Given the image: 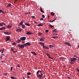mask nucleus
<instances>
[{
	"instance_id": "nucleus-18",
	"label": "nucleus",
	"mask_w": 79,
	"mask_h": 79,
	"mask_svg": "<svg viewBox=\"0 0 79 79\" xmlns=\"http://www.w3.org/2000/svg\"><path fill=\"white\" fill-rule=\"evenodd\" d=\"M40 12H41V13H43L44 12V11L42 9V7H40Z\"/></svg>"
},
{
	"instance_id": "nucleus-37",
	"label": "nucleus",
	"mask_w": 79,
	"mask_h": 79,
	"mask_svg": "<svg viewBox=\"0 0 79 79\" xmlns=\"http://www.w3.org/2000/svg\"><path fill=\"white\" fill-rule=\"evenodd\" d=\"M3 25L2 23H0V27H2Z\"/></svg>"
},
{
	"instance_id": "nucleus-29",
	"label": "nucleus",
	"mask_w": 79,
	"mask_h": 79,
	"mask_svg": "<svg viewBox=\"0 0 79 79\" xmlns=\"http://www.w3.org/2000/svg\"><path fill=\"white\" fill-rule=\"evenodd\" d=\"M46 54L47 55V56L49 58H50V57H51L49 54L47 53Z\"/></svg>"
},
{
	"instance_id": "nucleus-47",
	"label": "nucleus",
	"mask_w": 79,
	"mask_h": 79,
	"mask_svg": "<svg viewBox=\"0 0 79 79\" xmlns=\"http://www.w3.org/2000/svg\"><path fill=\"white\" fill-rule=\"evenodd\" d=\"M49 58L51 59H52V60H53V58H51V57H50H50H49Z\"/></svg>"
},
{
	"instance_id": "nucleus-15",
	"label": "nucleus",
	"mask_w": 79,
	"mask_h": 79,
	"mask_svg": "<svg viewBox=\"0 0 79 79\" xmlns=\"http://www.w3.org/2000/svg\"><path fill=\"white\" fill-rule=\"evenodd\" d=\"M43 25H44L42 23H40L39 24H38V25L37 26L38 27H40V26H43Z\"/></svg>"
},
{
	"instance_id": "nucleus-21",
	"label": "nucleus",
	"mask_w": 79,
	"mask_h": 79,
	"mask_svg": "<svg viewBox=\"0 0 79 79\" xmlns=\"http://www.w3.org/2000/svg\"><path fill=\"white\" fill-rule=\"evenodd\" d=\"M53 47H54V46L51 44H50V45H49V47L50 48H52Z\"/></svg>"
},
{
	"instance_id": "nucleus-48",
	"label": "nucleus",
	"mask_w": 79,
	"mask_h": 79,
	"mask_svg": "<svg viewBox=\"0 0 79 79\" xmlns=\"http://www.w3.org/2000/svg\"><path fill=\"white\" fill-rule=\"evenodd\" d=\"M7 73H5L4 74V75H7Z\"/></svg>"
},
{
	"instance_id": "nucleus-4",
	"label": "nucleus",
	"mask_w": 79,
	"mask_h": 79,
	"mask_svg": "<svg viewBox=\"0 0 79 79\" xmlns=\"http://www.w3.org/2000/svg\"><path fill=\"white\" fill-rule=\"evenodd\" d=\"M43 74H42L40 73V74L39 75H37V77L38 78L40 77V78H41L42 77V76H43Z\"/></svg>"
},
{
	"instance_id": "nucleus-63",
	"label": "nucleus",
	"mask_w": 79,
	"mask_h": 79,
	"mask_svg": "<svg viewBox=\"0 0 79 79\" xmlns=\"http://www.w3.org/2000/svg\"><path fill=\"white\" fill-rule=\"evenodd\" d=\"M34 23H37V22H34Z\"/></svg>"
},
{
	"instance_id": "nucleus-14",
	"label": "nucleus",
	"mask_w": 79,
	"mask_h": 79,
	"mask_svg": "<svg viewBox=\"0 0 79 79\" xmlns=\"http://www.w3.org/2000/svg\"><path fill=\"white\" fill-rule=\"evenodd\" d=\"M43 48L45 49H48L49 48L45 46H43Z\"/></svg>"
},
{
	"instance_id": "nucleus-23",
	"label": "nucleus",
	"mask_w": 79,
	"mask_h": 79,
	"mask_svg": "<svg viewBox=\"0 0 79 79\" xmlns=\"http://www.w3.org/2000/svg\"><path fill=\"white\" fill-rule=\"evenodd\" d=\"M0 13H2L3 14H4V13H5L4 12H3V11L1 10H0Z\"/></svg>"
},
{
	"instance_id": "nucleus-28",
	"label": "nucleus",
	"mask_w": 79,
	"mask_h": 79,
	"mask_svg": "<svg viewBox=\"0 0 79 79\" xmlns=\"http://www.w3.org/2000/svg\"><path fill=\"white\" fill-rule=\"evenodd\" d=\"M27 75H31V73H30V72L27 73Z\"/></svg>"
},
{
	"instance_id": "nucleus-38",
	"label": "nucleus",
	"mask_w": 79,
	"mask_h": 79,
	"mask_svg": "<svg viewBox=\"0 0 79 79\" xmlns=\"http://www.w3.org/2000/svg\"><path fill=\"white\" fill-rule=\"evenodd\" d=\"M76 70H77V71H79V69L78 68H76Z\"/></svg>"
},
{
	"instance_id": "nucleus-60",
	"label": "nucleus",
	"mask_w": 79,
	"mask_h": 79,
	"mask_svg": "<svg viewBox=\"0 0 79 79\" xmlns=\"http://www.w3.org/2000/svg\"><path fill=\"white\" fill-rule=\"evenodd\" d=\"M22 43L24 44V43H25V42H24V41H23V42H22Z\"/></svg>"
},
{
	"instance_id": "nucleus-12",
	"label": "nucleus",
	"mask_w": 79,
	"mask_h": 79,
	"mask_svg": "<svg viewBox=\"0 0 79 79\" xmlns=\"http://www.w3.org/2000/svg\"><path fill=\"white\" fill-rule=\"evenodd\" d=\"M65 44H66L67 45H69V46L72 47V45H71V44H69V43H67V42H65L64 43Z\"/></svg>"
},
{
	"instance_id": "nucleus-43",
	"label": "nucleus",
	"mask_w": 79,
	"mask_h": 79,
	"mask_svg": "<svg viewBox=\"0 0 79 79\" xmlns=\"http://www.w3.org/2000/svg\"><path fill=\"white\" fill-rule=\"evenodd\" d=\"M53 31H55V33H56V32H57L56 29H55L54 30H53Z\"/></svg>"
},
{
	"instance_id": "nucleus-35",
	"label": "nucleus",
	"mask_w": 79,
	"mask_h": 79,
	"mask_svg": "<svg viewBox=\"0 0 79 79\" xmlns=\"http://www.w3.org/2000/svg\"><path fill=\"white\" fill-rule=\"evenodd\" d=\"M38 34L39 35H43V33H39Z\"/></svg>"
},
{
	"instance_id": "nucleus-39",
	"label": "nucleus",
	"mask_w": 79,
	"mask_h": 79,
	"mask_svg": "<svg viewBox=\"0 0 79 79\" xmlns=\"http://www.w3.org/2000/svg\"><path fill=\"white\" fill-rule=\"evenodd\" d=\"M73 57H76L77 58H78V57H77V56L76 55L74 56Z\"/></svg>"
},
{
	"instance_id": "nucleus-26",
	"label": "nucleus",
	"mask_w": 79,
	"mask_h": 79,
	"mask_svg": "<svg viewBox=\"0 0 79 79\" xmlns=\"http://www.w3.org/2000/svg\"><path fill=\"white\" fill-rule=\"evenodd\" d=\"M51 15H52V16H53L54 15V14L53 12H51Z\"/></svg>"
},
{
	"instance_id": "nucleus-22",
	"label": "nucleus",
	"mask_w": 79,
	"mask_h": 79,
	"mask_svg": "<svg viewBox=\"0 0 79 79\" xmlns=\"http://www.w3.org/2000/svg\"><path fill=\"white\" fill-rule=\"evenodd\" d=\"M23 23V21H22V22H20V23L19 25H23V24H22Z\"/></svg>"
},
{
	"instance_id": "nucleus-42",
	"label": "nucleus",
	"mask_w": 79,
	"mask_h": 79,
	"mask_svg": "<svg viewBox=\"0 0 79 79\" xmlns=\"http://www.w3.org/2000/svg\"><path fill=\"white\" fill-rule=\"evenodd\" d=\"M12 70H13V67H11V68H10V70H11V71H12Z\"/></svg>"
},
{
	"instance_id": "nucleus-58",
	"label": "nucleus",
	"mask_w": 79,
	"mask_h": 79,
	"mask_svg": "<svg viewBox=\"0 0 79 79\" xmlns=\"http://www.w3.org/2000/svg\"><path fill=\"white\" fill-rule=\"evenodd\" d=\"M28 13V14H30V13H31V12H28V13Z\"/></svg>"
},
{
	"instance_id": "nucleus-41",
	"label": "nucleus",
	"mask_w": 79,
	"mask_h": 79,
	"mask_svg": "<svg viewBox=\"0 0 79 79\" xmlns=\"http://www.w3.org/2000/svg\"><path fill=\"white\" fill-rule=\"evenodd\" d=\"M42 16L43 18H45V16L44 15H42Z\"/></svg>"
},
{
	"instance_id": "nucleus-33",
	"label": "nucleus",
	"mask_w": 79,
	"mask_h": 79,
	"mask_svg": "<svg viewBox=\"0 0 79 79\" xmlns=\"http://www.w3.org/2000/svg\"><path fill=\"white\" fill-rule=\"evenodd\" d=\"M31 18L35 19V16H31Z\"/></svg>"
},
{
	"instance_id": "nucleus-52",
	"label": "nucleus",
	"mask_w": 79,
	"mask_h": 79,
	"mask_svg": "<svg viewBox=\"0 0 79 79\" xmlns=\"http://www.w3.org/2000/svg\"><path fill=\"white\" fill-rule=\"evenodd\" d=\"M58 35L57 34H55H55H54V35Z\"/></svg>"
},
{
	"instance_id": "nucleus-24",
	"label": "nucleus",
	"mask_w": 79,
	"mask_h": 79,
	"mask_svg": "<svg viewBox=\"0 0 79 79\" xmlns=\"http://www.w3.org/2000/svg\"><path fill=\"white\" fill-rule=\"evenodd\" d=\"M56 19H55L54 20H53L52 21H49V22H50V23H52L55 20H56Z\"/></svg>"
},
{
	"instance_id": "nucleus-31",
	"label": "nucleus",
	"mask_w": 79,
	"mask_h": 79,
	"mask_svg": "<svg viewBox=\"0 0 79 79\" xmlns=\"http://www.w3.org/2000/svg\"><path fill=\"white\" fill-rule=\"evenodd\" d=\"M16 44V43L15 42L13 43H12V45H15Z\"/></svg>"
},
{
	"instance_id": "nucleus-36",
	"label": "nucleus",
	"mask_w": 79,
	"mask_h": 79,
	"mask_svg": "<svg viewBox=\"0 0 79 79\" xmlns=\"http://www.w3.org/2000/svg\"><path fill=\"white\" fill-rule=\"evenodd\" d=\"M49 31L48 30H46L45 31L46 32V33L47 34V32H48Z\"/></svg>"
},
{
	"instance_id": "nucleus-9",
	"label": "nucleus",
	"mask_w": 79,
	"mask_h": 79,
	"mask_svg": "<svg viewBox=\"0 0 79 79\" xmlns=\"http://www.w3.org/2000/svg\"><path fill=\"white\" fill-rule=\"evenodd\" d=\"M26 34L28 35H30L31 34H33V33L28 32V31H26Z\"/></svg>"
},
{
	"instance_id": "nucleus-59",
	"label": "nucleus",
	"mask_w": 79,
	"mask_h": 79,
	"mask_svg": "<svg viewBox=\"0 0 79 79\" xmlns=\"http://www.w3.org/2000/svg\"><path fill=\"white\" fill-rule=\"evenodd\" d=\"M27 77L30 78V77H29V76H27Z\"/></svg>"
},
{
	"instance_id": "nucleus-32",
	"label": "nucleus",
	"mask_w": 79,
	"mask_h": 79,
	"mask_svg": "<svg viewBox=\"0 0 79 79\" xmlns=\"http://www.w3.org/2000/svg\"><path fill=\"white\" fill-rule=\"evenodd\" d=\"M52 38H53V39H57V37H55V36H53L52 37Z\"/></svg>"
},
{
	"instance_id": "nucleus-10",
	"label": "nucleus",
	"mask_w": 79,
	"mask_h": 79,
	"mask_svg": "<svg viewBox=\"0 0 79 79\" xmlns=\"http://www.w3.org/2000/svg\"><path fill=\"white\" fill-rule=\"evenodd\" d=\"M4 34H5L6 35H10V32H9L7 31L6 32H4Z\"/></svg>"
},
{
	"instance_id": "nucleus-7",
	"label": "nucleus",
	"mask_w": 79,
	"mask_h": 79,
	"mask_svg": "<svg viewBox=\"0 0 79 79\" xmlns=\"http://www.w3.org/2000/svg\"><path fill=\"white\" fill-rule=\"evenodd\" d=\"M45 39V38L44 37H42L40 39V41H41V42H44Z\"/></svg>"
},
{
	"instance_id": "nucleus-3",
	"label": "nucleus",
	"mask_w": 79,
	"mask_h": 79,
	"mask_svg": "<svg viewBox=\"0 0 79 79\" xmlns=\"http://www.w3.org/2000/svg\"><path fill=\"white\" fill-rule=\"evenodd\" d=\"M23 45H24L26 47H27V46H30L31 45V44L29 42H28L25 44H23Z\"/></svg>"
},
{
	"instance_id": "nucleus-51",
	"label": "nucleus",
	"mask_w": 79,
	"mask_h": 79,
	"mask_svg": "<svg viewBox=\"0 0 79 79\" xmlns=\"http://www.w3.org/2000/svg\"><path fill=\"white\" fill-rule=\"evenodd\" d=\"M4 30V29H2V28H0V30L2 31V30Z\"/></svg>"
},
{
	"instance_id": "nucleus-55",
	"label": "nucleus",
	"mask_w": 79,
	"mask_h": 79,
	"mask_svg": "<svg viewBox=\"0 0 79 79\" xmlns=\"http://www.w3.org/2000/svg\"><path fill=\"white\" fill-rule=\"evenodd\" d=\"M78 60L79 61V57H78Z\"/></svg>"
},
{
	"instance_id": "nucleus-11",
	"label": "nucleus",
	"mask_w": 79,
	"mask_h": 79,
	"mask_svg": "<svg viewBox=\"0 0 79 79\" xmlns=\"http://www.w3.org/2000/svg\"><path fill=\"white\" fill-rule=\"evenodd\" d=\"M38 44H40V45H41L43 46H45L44 45V43H43V42H40L38 43Z\"/></svg>"
},
{
	"instance_id": "nucleus-30",
	"label": "nucleus",
	"mask_w": 79,
	"mask_h": 79,
	"mask_svg": "<svg viewBox=\"0 0 79 79\" xmlns=\"http://www.w3.org/2000/svg\"><path fill=\"white\" fill-rule=\"evenodd\" d=\"M0 28L3 29H6V28L5 27H2V28Z\"/></svg>"
},
{
	"instance_id": "nucleus-6",
	"label": "nucleus",
	"mask_w": 79,
	"mask_h": 79,
	"mask_svg": "<svg viewBox=\"0 0 79 79\" xmlns=\"http://www.w3.org/2000/svg\"><path fill=\"white\" fill-rule=\"evenodd\" d=\"M22 29L20 28H17L16 29V31L17 32H20L22 31Z\"/></svg>"
},
{
	"instance_id": "nucleus-16",
	"label": "nucleus",
	"mask_w": 79,
	"mask_h": 79,
	"mask_svg": "<svg viewBox=\"0 0 79 79\" xmlns=\"http://www.w3.org/2000/svg\"><path fill=\"white\" fill-rule=\"evenodd\" d=\"M31 53H32V54L34 55H35V56H36V53L35 52H31Z\"/></svg>"
},
{
	"instance_id": "nucleus-5",
	"label": "nucleus",
	"mask_w": 79,
	"mask_h": 79,
	"mask_svg": "<svg viewBox=\"0 0 79 79\" xmlns=\"http://www.w3.org/2000/svg\"><path fill=\"white\" fill-rule=\"evenodd\" d=\"M20 39L22 41H24L26 39V38L25 37H22L20 38Z\"/></svg>"
},
{
	"instance_id": "nucleus-56",
	"label": "nucleus",
	"mask_w": 79,
	"mask_h": 79,
	"mask_svg": "<svg viewBox=\"0 0 79 79\" xmlns=\"http://www.w3.org/2000/svg\"><path fill=\"white\" fill-rule=\"evenodd\" d=\"M2 63H5V62L4 61H2Z\"/></svg>"
},
{
	"instance_id": "nucleus-54",
	"label": "nucleus",
	"mask_w": 79,
	"mask_h": 79,
	"mask_svg": "<svg viewBox=\"0 0 79 79\" xmlns=\"http://www.w3.org/2000/svg\"><path fill=\"white\" fill-rule=\"evenodd\" d=\"M39 72H37V73H36V75H37V74H38V73Z\"/></svg>"
},
{
	"instance_id": "nucleus-57",
	"label": "nucleus",
	"mask_w": 79,
	"mask_h": 79,
	"mask_svg": "<svg viewBox=\"0 0 79 79\" xmlns=\"http://www.w3.org/2000/svg\"><path fill=\"white\" fill-rule=\"evenodd\" d=\"M27 14H28L27 12L25 13V15H27Z\"/></svg>"
},
{
	"instance_id": "nucleus-49",
	"label": "nucleus",
	"mask_w": 79,
	"mask_h": 79,
	"mask_svg": "<svg viewBox=\"0 0 79 79\" xmlns=\"http://www.w3.org/2000/svg\"><path fill=\"white\" fill-rule=\"evenodd\" d=\"M2 24L3 25H5V26L6 25L5 23H2Z\"/></svg>"
},
{
	"instance_id": "nucleus-27",
	"label": "nucleus",
	"mask_w": 79,
	"mask_h": 79,
	"mask_svg": "<svg viewBox=\"0 0 79 79\" xmlns=\"http://www.w3.org/2000/svg\"><path fill=\"white\" fill-rule=\"evenodd\" d=\"M22 27L23 28H25V27L24 25H22Z\"/></svg>"
},
{
	"instance_id": "nucleus-1",
	"label": "nucleus",
	"mask_w": 79,
	"mask_h": 79,
	"mask_svg": "<svg viewBox=\"0 0 79 79\" xmlns=\"http://www.w3.org/2000/svg\"><path fill=\"white\" fill-rule=\"evenodd\" d=\"M70 64H74V62H75L76 61V59L75 58H70Z\"/></svg>"
},
{
	"instance_id": "nucleus-34",
	"label": "nucleus",
	"mask_w": 79,
	"mask_h": 79,
	"mask_svg": "<svg viewBox=\"0 0 79 79\" xmlns=\"http://www.w3.org/2000/svg\"><path fill=\"white\" fill-rule=\"evenodd\" d=\"M15 77H11V79H15Z\"/></svg>"
},
{
	"instance_id": "nucleus-44",
	"label": "nucleus",
	"mask_w": 79,
	"mask_h": 79,
	"mask_svg": "<svg viewBox=\"0 0 79 79\" xmlns=\"http://www.w3.org/2000/svg\"><path fill=\"white\" fill-rule=\"evenodd\" d=\"M43 20V18H41V19H40V20L42 21Z\"/></svg>"
},
{
	"instance_id": "nucleus-2",
	"label": "nucleus",
	"mask_w": 79,
	"mask_h": 79,
	"mask_svg": "<svg viewBox=\"0 0 79 79\" xmlns=\"http://www.w3.org/2000/svg\"><path fill=\"white\" fill-rule=\"evenodd\" d=\"M18 47H20V48L21 49H23L24 48V46H25L23 44H18Z\"/></svg>"
},
{
	"instance_id": "nucleus-19",
	"label": "nucleus",
	"mask_w": 79,
	"mask_h": 79,
	"mask_svg": "<svg viewBox=\"0 0 79 79\" xmlns=\"http://www.w3.org/2000/svg\"><path fill=\"white\" fill-rule=\"evenodd\" d=\"M25 25H26V26H31V24H28V23H26Z\"/></svg>"
},
{
	"instance_id": "nucleus-13",
	"label": "nucleus",
	"mask_w": 79,
	"mask_h": 79,
	"mask_svg": "<svg viewBox=\"0 0 79 79\" xmlns=\"http://www.w3.org/2000/svg\"><path fill=\"white\" fill-rule=\"evenodd\" d=\"M12 27V25H8L7 26V28H10Z\"/></svg>"
},
{
	"instance_id": "nucleus-46",
	"label": "nucleus",
	"mask_w": 79,
	"mask_h": 79,
	"mask_svg": "<svg viewBox=\"0 0 79 79\" xmlns=\"http://www.w3.org/2000/svg\"><path fill=\"white\" fill-rule=\"evenodd\" d=\"M17 41L21 42V41L20 40H18V41Z\"/></svg>"
},
{
	"instance_id": "nucleus-40",
	"label": "nucleus",
	"mask_w": 79,
	"mask_h": 79,
	"mask_svg": "<svg viewBox=\"0 0 79 79\" xmlns=\"http://www.w3.org/2000/svg\"><path fill=\"white\" fill-rule=\"evenodd\" d=\"M4 50H5L4 49H2V53H3V51H4Z\"/></svg>"
},
{
	"instance_id": "nucleus-61",
	"label": "nucleus",
	"mask_w": 79,
	"mask_h": 79,
	"mask_svg": "<svg viewBox=\"0 0 79 79\" xmlns=\"http://www.w3.org/2000/svg\"><path fill=\"white\" fill-rule=\"evenodd\" d=\"M52 32H55V31H53V30H52Z\"/></svg>"
},
{
	"instance_id": "nucleus-17",
	"label": "nucleus",
	"mask_w": 79,
	"mask_h": 79,
	"mask_svg": "<svg viewBox=\"0 0 79 79\" xmlns=\"http://www.w3.org/2000/svg\"><path fill=\"white\" fill-rule=\"evenodd\" d=\"M11 4L10 3H9L8 5H7V8H9L10 7Z\"/></svg>"
},
{
	"instance_id": "nucleus-50",
	"label": "nucleus",
	"mask_w": 79,
	"mask_h": 79,
	"mask_svg": "<svg viewBox=\"0 0 79 79\" xmlns=\"http://www.w3.org/2000/svg\"><path fill=\"white\" fill-rule=\"evenodd\" d=\"M17 67H20V66L19 65V64H18V65H17Z\"/></svg>"
},
{
	"instance_id": "nucleus-64",
	"label": "nucleus",
	"mask_w": 79,
	"mask_h": 79,
	"mask_svg": "<svg viewBox=\"0 0 79 79\" xmlns=\"http://www.w3.org/2000/svg\"><path fill=\"white\" fill-rule=\"evenodd\" d=\"M17 52V50H16V51H15V52Z\"/></svg>"
},
{
	"instance_id": "nucleus-53",
	"label": "nucleus",
	"mask_w": 79,
	"mask_h": 79,
	"mask_svg": "<svg viewBox=\"0 0 79 79\" xmlns=\"http://www.w3.org/2000/svg\"><path fill=\"white\" fill-rule=\"evenodd\" d=\"M68 79H70V77H68Z\"/></svg>"
},
{
	"instance_id": "nucleus-8",
	"label": "nucleus",
	"mask_w": 79,
	"mask_h": 79,
	"mask_svg": "<svg viewBox=\"0 0 79 79\" xmlns=\"http://www.w3.org/2000/svg\"><path fill=\"white\" fill-rule=\"evenodd\" d=\"M7 41H10L11 40H10V36H8L6 38V42Z\"/></svg>"
},
{
	"instance_id": "nucleus-45",
	"label": "nucleus",
	"mask_w": 79,
	"mask_h": 79,
	"mask_svg": "<svg viewBox=\"0 0 79 79\" xmlns=\"http://www.w3.org/2000/svg\"><path fill=\"white\" fill-rule=\"evenodd\" d=\"M20 42H19V41H16V43H19Z\"/></svg>"
},
{
	"instance_id": "nucleus-25",
	"label": "nucleus",
	"mask_w": 79,
	"mask_h": 79,
	"mask_svg": "<svg viewBox=\"0 0 79 79\" xmlns=\"http://www.w3.org/2000/svg\"><path fill=\"white\" fill-rule=\"evenodd\" d=\"M49 27L51 28H52V27H54L53 26H52V25H51V24H49Z\"/></svg>"
},
{
	"instance_id": "nucleus-62",
	"label": "nucleus",
	"mask_w": 79,
	"mask_h": 79,
	"mask_svg": "<svg viewBox=\"0 0 79 79\" xmlns=\"http://www.w3.org/2000/svg\"><path fill=\"white\" fill-rule=\"evenodd\" d=\"M37 72H38V73H39V72H40V71H39V70H38V71Z\"/></svg>"
},
{
	"instance_id": "nucleus-20",
	"label": "nucleus",
	"mask_w": 79,
	"mask_h": 79,
	"mask_svg": "<svg viewBox=\"0 0 79 79\" xmlns=\"http://www.w3.org/2000/svg\"><path fill=\"white\" fill-rule=\"evenodd\" d=\"M11 51L12 52L15 53V52L13 48H11Z\"/></svg>"
}]
</instances>
